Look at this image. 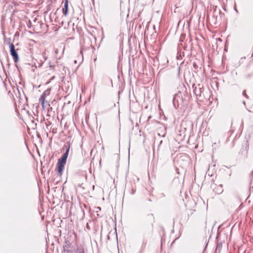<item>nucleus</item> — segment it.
Wrapping results in <instances>:
<instances>
[{"instance_id":"nucleus-1","label":"nucleus","mask_w":253,"mask_h":253,"mask_svg":"<svg viewBox=\"0 0 253 253\" xmlns=\"http://www.w3.org/2000/svg\"><path fill=\"white\" fill-rule=\"evenodd\" d=\"M66 162H62L59 160H58L57 164V174L59 176H61L62 175L63 171Z\"/></svg>"},{"instance_id":"nucleus-2","label":"nucleus","mask_w":253,"mask_h":253,"mask_svg":"<svg viewBox=\"0 0 253 253\" xmlns=\"http://www.w3.org/2000/svg\"><path fill=\"white\" fill-rule=\"evenodd\" d=\"M64 147L67 148L66 152L63 154L62 158L61 159H59V160L60 161H62V162H66L67 159L69 152L70 148V144L69 143H68L67 146L64 145Z\"/></svg>"},{"instance_id":"nucleus-3","label":"nucleus","mask_w":253,"mask_h":253,"mask_svg":"<svg viewBox=\"0 0 253 253\" xmlns=\"http://www.w3.org/2000/svg\"><path fill=\"white\" fill-rule=\"evenodd\" d=\"M11 55L12 56L15 62H17L19 60L18 53L15 48H11Z\"/></svg>"},{"instance_id":"nucleus-4","label":"nucleus","mask_w":253,"mask_h":253,"mask_svg":"<svg viewBox=\"0 0 253 253\" xmlns=\"http://www.w3.org/2000/svg\"><path fill=\"white\" fill-rule=\"evenodd\" d=\"M213 191L215 193L217 194H220L222 193L223 191L222 185L220 184L216 186V187L213 188Z\"/></svg>"},{"instance_id":"nucleus-5","label":"nucleus","mask_w":253,"mask_h":253,"mask_svg":"<svg viewBox=\"0 0 253 253\" xmlns=\"http://www.w3.org/2000/svg\"><path fill=\"white\" fill-rule=\"evenodd\" d=\"M62 11L65 16H67L68 11V0H65L64 7L62 9Z\"/></svg>"},{"instance_id":"nucleus-6","label":"nucleus","mask_w":253,"mask_h":253,"mask_svg":"<svg viewBox=\"0 0 253 253\" xmlns=\"http://www.w3.org/2000/svg\"><path fill=\"white\" fill-rule=\"evenodd\" d=\"M40 101L42 103V106L43 109L45 108V95H42L39 99Z\"/></svg>"},{"instance_id":"nucleus-7","label":"nucleus","mask_w":253,"mask_h":253,"mask_svg":"<svg viewBox=\"0 0 253 253\" xmlns=\"http://www.w3.org/2000/svg\"><path fill=\"white\" fill-rule=\"evenodd\" d=\"M63 51H63V50L62 51V52L61 53V54H60L59 55H58V50H57V49H55L54 50V52H55V53L56 54V55H55V58H56V59H60V58L61 57V56H62V54H63Z\"/></svg>"},{"instance_id":"nucleus-8","label":"nucleus","mask_w":253,"mask_h":253,"mask_svg":"<svg viewBox=\"0 0 253 253\" xmlns=\"http://www.w3.org/2000/svg\"><path fill=\"white\" fill-rule=\"evenodd\" d=\"M49 94V91L48 90L44 91L42 95H45V96L46 97V95H48Z\"/></svg>"},{"instance_id":"nucleus-9","label":"nucleus","mask_w":253,"mask_h":253,"mask_svg":"<svg viewBox=\"0 0 253 253\" xmlns=\"http://www.w3.org/2000/svg\"><path fill=\"white\" fill-rule=\"evenodd\" d=\"M10 47H14V46L13 44H11L10 45Z\"/></svg>"},{"instance_id":"nucleus-10","label":"nucleus","mask_w":253,"mask_h":253,"mask_svg":"<svg viewBox=\"0 0 253 253\" xmlns=\"http://www.w3.org/2000/svg\"><path fill=\"white\" fill-rule=\"evenodd\" d=\"M50 81H48V82H47L46 83V84H48L50 83Z\"/></svg>"}]
</instances>
